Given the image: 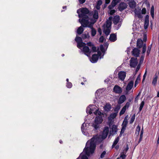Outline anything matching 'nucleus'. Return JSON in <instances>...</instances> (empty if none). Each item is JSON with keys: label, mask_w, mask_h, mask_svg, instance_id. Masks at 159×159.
Returning <instances> with one entry per match:
<instances>
[{"label": "nucleus", "mask_w": 159, "mask_h": 159, "mask_svg": "<svg viewBox=\"0 0 159 159\" xmlns=\"http://www.w3.org/2000/svg\"><path fill=\"white\" fill-rule=\"evenodd\" d=\"M103 139H102V137L101 138H98L97 139V140L98 141L99 143H101Z\"/></svg>", "instance_id": "61"}, {"label": "nucleus", "mask_w": 159, "mask_h": 159, "mask_svg": "<svg viewBox=\"0 0 159 159\" xmlns=\"http://www.w3.org/2000/svg\"><path fill=\"white\" fill-rule=\"evenodd\" d=\"M84 123H83L82 124V125L81 127V129L83 133L84 132Z\"/></svg>", "instance_id": "62"}, {"label": "nucleus", "mask_w": 159, "mask_h": 159, "mask_svg": "<svg viewBox=\"0 0 159 159\" xmlns=\"http://www.w3.org/2000/svg\"><path fill=\"white\" fill-rule=\"evenodd\" d=\"M116 12V10L114 9L111 10L109 12V14L111 15H113Z\"/></svg>", "instance_id": "52"}, {"label": "nucleus", "mask_w": 159, "mask_h": 159, "mask_svg": "<svg viewBox=\"0 0 159 159\" xmlns=\"http://www.w3.org/2000/svg\"><path fill=\"white\" fill-rule=\"evenodd\" d=\"M118 75L119 79L123 81L126 77V73L125 72L121 71L118 73Z\"/></svg>", "instance_id": "10"}, {"label": "nucleus", "mask_w": 159, "mask_h": 159, "mask_svg": "<svg viewBox=\"0 0 159 159\" xmlns=\"http://www.w3.org/2000/svg\"><path fill=\"white\" fill-rule=\"evenodd\" d=\"M144 101H142L141 102V104L140 105V107L139 108V113L142 110L144 105Z\"/></svg>", "instance_id": "34"}, {"label": "nucleus", "mask_w": 159, "mask_h": 159, "mask_svg": "<svg viewBox=\"0 0 159 159\" xmlns=\"http://www.w3.org/2000/svg\"><path fill=\"white\" fill-rule=\"evenodd\" d=\"M126 109L124 108L123 107L122 108V109L120 111V116L124 114L125 111H126Z\"/></svg>", "instance_id": "40"}, {"label": "nucleus", "mask_w": 159, "mask_h": 159, "mask_svg": "<svg viewBox=\"0 0 159 159\" xmlns=\"http://www.w3.org/2000/svg\"><path fill=\"white\" fill-rule=\"evenodd\" d=\"M139 49V48H135L133 49V50L131 52L132 55L136 57L135 58H137V57H139V55L140 52V50Z\"/></svg>", "instance_id": "8"}, {"label": "nucleus", "mask_w": 159, "mask_h": 159, "mask_svg": "<svg viewBox=\"0 0 159 159\" xmlns=\"http://www.w3.org/2000/svg\"><path fill=\"white\" fill-rule=\"evenodd\" d=\"M120 108V106L119 105H117L114 109V111L117 114Z\"/></svg>", "instance_id": "38"}, {"label": "nucleus", "mask_w": 159, "mask_h": 159, "mask_svg": "<svg viewBox=\"0 0 159 159\" xmlns=\"http://www.w3.org/2000/svg\"><path fill=\"white\" fill-rule=\"evenodd\" d=\"M126 157V156L124 154H121L120 156V158H122L123 159H125Z\"/></svg>", "instance_id": "63"}, {"label": "nucleus", "mask_w": 159, "mask_h": 159, "mask_svg": "<svg viewBox=\"0 0 159 159\" xmlns=\"http://www.w3.org/2000/svg\"><path fill=\"white\" fill-rule=\"evenodd\" d=\"M117 126L115 125H113L111 128V130L110 131L109 134L110 135L113 136L114 134H117L118 129Z\"/></svg>", "instance_id": "9"}, {"label": "nucleus", "mask_w": 159, "mask_h": 159, "mask_svg": "<svg viewBox=\"0 0 159 159\" xmlns=\"http://www.w3.org/2000/svg\"><path fill=\"white\" fill-rule=\"evenodd\" d=\"M129 147H128V144H127V145H126V148H125L124 150V152H125V153H126V152H127V151H128V150L129 149Z\"/></svg>", "instance_id": "60"}, {"label": "nucleus", "mask_w": 159, "mask_h": 159, "mask_svg": "<svg viewBox=\"0 0 159 159\" xmlns=\"http://www.w3.org/2000/svg\"><path fill=\"white\" fill-rule=\"evenodd\" d=\"M149 16L147 15L146 16L144 20V28L145 29H147L149 25Z\"/></svg>", "instance_id": "14"}, {"label": "nucleus", "mask_w": 159, "mask_h": 159, "mask_svg": "<svg viewBox=\"0 0 159 159\" xmlns=\"http://www.w3.org/2000/svg\"><path fill=\"white\" fill-rule=\"evenodd\" d=\"M80 12L81 13L78 15L79 17H83L84 15L89 14L90 11L86 7H83L80 8Z\"/></svg>", "instance_id": "5"}, {"label": "nucleus", "mask_w": 159, "mask_h": 159, "mask_svg": "<svg viewBox=\"0 0 159 159\" xmlns=\"http://www.w3.org/2000/svg\"><path fill=\"white\" fill-rule=\"evenodd\" d=\"M103 120L102 117L101 116H98L95 118L94 122H97V123L100 124L102 122Z\"/></svg>", "instance_id": "21"}, {"label": "nucleus", "mask_w": 159, "mask_h": 159, "mask_svg": "<svg viewBox=\"0 0 159 159\" xmlns=\"http://www.w3.org/2000/svg\"><path fill=\"white\" fill-rule=\"evenodd\" d=\"M100 50L102 53H104L105 52V50L104 49L103 45L102 44L100 45Z\"/></svg>", "instance_id": "42"}, {"label": "nucleus", "mask_w": 159, "mask_h": 159, "mask_svg": "<svg viewBox=\"0 0 159 159\" xmlns=\"http://www.w3.org/2000/svg\"><path fill=\"white\" fill-rule=\"evenodd\" d=\"M144 57L143 56H141L140 58V60L139 61V63L140 64V65H141V64H142L143 62V60H144Z\"/></svg>", "instance_id": "45"}, {"label": "nucleus", "mask_w": 159, "mask_h": 159, "mask_svg": "<svg viewBox=\"0 0 159 159\" xmlns=\"http://www.w3.org/2000/svg\"><path fill=\"white\" fill-rule=\"evenodd\" d=\"M102 4V1L101 0H99L97 2V5L101 6Z\"/></svg>", "instance_id": "56"}, {"label": "nucleus", "mask_w": 159, "mask_h": 159, "mask_svg": "<svg viewBox=\"0 0 159 159\" xmlns=\"http://www.w3.org/2000/svg\"><path fill=\"white\" fill-rule=\"evenodd\" d=\"M147 70H146L145 72V73L143 75V78L142 80V83H143V81L145 80L146 77L147 75Z\"/></svg>", "instance_id": "48"}, {"label": "nucleus", "mask_w": 159, "mask_h": 159, "mask_svg": "<svg viewBox=\"0 0 159 159\" xmlns=\"http://www.w3.org/2000/svg\"><path fill=\"white\" fill-rule=\"evenodd\" d=\"M96 30L94 28H93L91 31V34L92 37H94L95 36L96 34Z\"/></svg>", "instance_id": "36"}, {"label": "nucleus", "mask_w": 159, "mask_h": 159, "mask_svg": "<svg viewBox=\"0 0 159 159\" xmlns=\"http://www.w3.org/2000/svg\"><path fill=\"white\" fill-rule=\"evenodd\" d=\"M106 27L107 28H111V24H112V21H109V20H107L106 21Z\"/></svg>", "instance_id": "30"}, {"label": "nucleus", "mask_w": 159, "mask_h": 159, "mask_svg": "<svg viewBox=\"0 0 159 159\" xmlns=\"http://www.w3.org/2000/svg\"><path fill=\"white\" fill-rule=\"evenodd\" d=\"M138 61L137 58L132 57L129 61V66L131 68H135L137 65Z\"/></svg>", "instance_id": "4"}, {"label": "nucleus", "mask_w": 159, "mask_h": 159, "mask_svg": "<svg viewBox=\"0 0 159 159\" xmlns=\"http://www.w3.org/2000/svg\"><path fill=\"white\" fill-rule=\"evenodd\" d=\"M89 37L90 36L89 35V33H88L87 34H82L81 35V38H82V39H84L86 38H89Z\"/></svg>", "instance_id": "28"}, {"label": "nucleus", "mask_w": 159, "mask_h": 159, "mask_svg": "<svg viewBox=\"0 0 159 159\" xmlns=\"http://www.w3.org/2000/svg\"><path fill=\"white\" fill-rule=\"evenodd\" d=\"M82 27L83 26L81 25L78 29L77 32L78 34H81L83 33L84 30V29Z\"/></svg>", "instance_id": "26"}, {"label": "nucleus", "mask_w": 159, "mask_h": 159, "mask_svg": "<svg viewBox=\"0 0 159 159\" xmlns=\"http://www.w3.org/2000/svg\"><path fill=\"white\" fill-rule=\"evenodd\" d=\"M135 117V115L134 114L131 117L130 120L129 121V123L130 124H132L133 122L134 121Z\"/></svg>", "instance_id": "37"}, {"label": "nucleus", "mask_w": 159, "mask_h": 159, "mask_svg": "<svg viewBox=\"0 0 159 159\" xmlns=\"http://www.w3.org/2000/svg\"><path fill=\"white\" fill-rule=\"evenodd\" d=\"M128 4L130 7L132 9L134 8L136 6V2L134 0L129 2Z\"/></svg>", "instance_id": "23"}, {"label": "nucleus", "mask_w": 159, "mask_h": 159, "mask_svg": "<svg viewBox=\"0 0 159 159\" xmlns=\"http://www.w3.org/2000/svg\"><path fill=\"white\" fill-rule=\"evenodd\" d=\"M109 39L110 41L113 42L115 41L116 40V34H111L110 35Z\"/></svg>", "instance_id": "24"}, {"label": "nucleus", "mask_w": 159, "mask_h": 159, "mask_svg": "<svg viewBox=\"0 0 159 159\" xmlns=\"http://www.w3.org/2000/svg\"><path fill=\"white\" fill-rule=\"evenodd\" d=\"M113 91L115 93L120 94L122 92V88L118 85H115L113 88Z\"/></svg>", "instance_id": "11"}, {"label": "nucleus", "mask_w": 159, "mask_h": 159, "mask_svg": "<svg viewBox=\"0 0 159 159\" xmlns=\"http://www.w3.org/2000/svg\"><path fill=\"white\" fill-rule=\"evenodd\" d=\"M103 108L105 111L108 112L110 111L111 108V106L109 103H106L103 107Z\"/></svg>", "instance_id": "16"}, {"label": "nucleus", "mask_w": 159, "mask_h": 159, "mask_svg": "<svg viewBox=\"0 0 159 159\" xmlns=\"http://www.w3.org/2000/svg\"><path fill=\"white\" fill-rule=\"evenodd\" d=\"M134 84V81L132 80L131 81L129 82L126 88L127 91H129L132 88Z\"/></svg>", "instance_id": "20"}, {"label": "nucleus", "mask_w": 159, "mask_h": 159, "mask_svg": "<svg viewBox=\"0 0 159 159\" xmlns=\"http://www.w3.org/2000/svg\"><path fill=\"white\" fill-rule=\"evenodd\" d=\"M140 64H139L137 66V67L135 70V73L134 74V75H135L137 73V72L139 71V69H140Z\"/></svg>", "instance_id": "43"}, {"label": "nucleus", "mask_w": 159, "mask_h": 159, "mask_svg": "<svg viewBox=\"0 0 159 159\" xmlns=\"http://www.w3.org/2000/svg\"><path fill=\"white\" fill-rule=\"evenodd\" d=\"M150 14L152 18L153 19L154 17V7L153 6H152L151 8Z\"/></svg>", "instance_id": "32"}, {"label": "nucleus", "mask_w": 159, "mask_h": 159, "mask_svg": "<svg viewBox=\"0 0 159 159\" xmlns=\"http://www.w3.org/2000/svg\"><path fill=\"white\" fill-rule=\"evenodd\" d=\"M81 44L83 46V51L84 52L85 55L87 56H90L91 54V50L89 49V47L86 46L87 43L83 42H81Z\"/></svg>", "instance_id": "2"}, {"label": "nucleus", "mask_w": 159, "mask_h": 159, "mask_svg": "<svg viewBox=\"0 0 159 159\" xmlns=\"http://www.w3.org/2000/svg\"><path fill=\"white\" fill-rule=\"evenodd\" d=\"M117 115L116 113H111L110 116L108 117V119L109 120H111L116 118Z\"/></svg>", "instance_id": "25"}, {"label": "nucleus", "mask_w": 159, "mask_h": 159, "mask_svg": "<svg viewBox=\"0 0 159 159\" xmlns=\"http://www.w3.org/2000/svg\"><path fill=\"white\" fill-rule=\"evenodd\" d=\"M143 41L141 39H138L136 43L137 48L139 49L141 48L143 46Z\"/></svg>", "instance_id": "15"}, {"label": "nucleus", "mask_w": 159, "mask_h": 159, "mask_svg": "<svg viewBox=\"0 0 159 159\" xmlns=\"http://www.w3.org/2000/svg\"><path fill=\"white\" fill-rule=\"evenodd\" d=\"M106 154V151H103V152L101 154V155H100L101 158H103L104 157V156Z\"/></svg>", "instance_id": "53"}, {"label": "nucleus", "mask_w": 159, "mask_h": 159, "mask_svg": "<svg viewBox=\"0 0 159 159\" xmlns=\"http://www.w3.org/2000/svg\"><path fill=\"white\" fill-rule=\"evenodd\" d=\"M77 46L78 48H80L83 47V46L82 45V44H81V43L80 42L77 43Z\"/></svg>", "instance_id": "50"}, {"label": "nucleus", "mask_w": 159, "mask_h": 159, "mask_svg": "<svg viewBox=\"0 0 159 159\" xmlns=\"http://www.w3.org/2000/svg\"><path fill=\"white\" fill-rule=\"evenodd\" d=\"M75 40L77 43L82 41V38L80 37L77 36L75 38Z\"/></svg>", "instance_id": "29"}, {"label": "nucleus", "mask_w": 159, "mask_h": 159, "mask_svg": "<svg viewBox=\"0 0 159 159\" xmlns=\"http://www.w3.org/2000/svg\"><path fill=\"white\" fill-rule=\"evenodd\" d=\"M143 41L144 42H146L147 40V34H145V33L143 34Z\"/></svg>", "instance_id": "46"}, {"label": "nucleus", "mask_w": 159, "mask_h": 159, "mask_svg": "<svg viewBox=\"0 0 159 159\" xmlns=\"http://www.w3.org/2000/svg\"><path fill=\"white\" fill-rule=\"evenodd\" d=\"M98 56L96 54H94L92 56V58L90 60V61L93 63H94L98 60Z\"/></svg>", "instance_id": "18"}, {"label": "nucleus", "mask_w": 159, "mask_h": 159, "mask_svg": "<svg viewBox=\"0 0 159 159\" xmlns=\"http://www.w3.org/2000/svg\"><path fill=\"white\" fill-rule=\"evenodd\" d=\"M119 137H117L115 140L113 142V143L114 144H115L116 145V144L118 143L119 141Z\"/></svg>", "instance_id": "44"}, {"label": "nucleus", "mask_w": 159, "mask_h": 159, "mask_svg": "<svg viewBox=\"0 0 159 159\" xmlns=\"http://www.w3.org/2000/svg\"><path fill=\"white\" fill-rule=\"evenodd\" d=\"M125 129H126V128H125V125L124 126H122L121 130L120 132H121V133H122L123 134L124 132V131H125Z\"/></svg>", "instance_id": "54"}, {"label": "nucleus", "mask_w": 159, "mask_h": 159, "mask_svg": "<svg viewBox=\"0 0 159 159\" xmlns=\"http://www.w3.org/2000/svg\"><path fill=\"white\" fill-rule=\"evenodd\" d=\"M93 18L95 19H97L98 18V11L96 10L94 11V13L93 16Z\"/></svg>", "instance_id": "27"}, {"label": "nucleus", "mask_w": 159, "mask_h": 159, "mask_svg": "<svg viewBox=\"0 0 159 159\" xmlns=\"http://www.w3.org/2000/svg\"><path fill=\"white\" fill-rule=\"evenodd\" d=\"M109 132V128L108 126H105L102 133V137L103 139H105L107 137Z\"/></svg>", "instance_id": "6"}, {"label": "nucleus", "mask_w": 159, "mask_h": 159, "mask_svg": "<svg viewBox=\"0 0 159 159\" xmlns=\"http://www.w3.org/2000/svg\"><path fill=\"white\" fill-rule=\"evenodd\" d=\"M117 3H116L115 0H113L111 3V4L114 7L115 6L117 5Z\"/></svg>", "instance_id": "55"}, {"label": "nucleus", "mask_w": 159, "mask_h": 159, "mask_svg": "<svg viewBox=\"0 0 159 159\" xmlns=\"http://www.w3.org/2000/svg\"><path fill=\"white\" fill-rule=\"evenodd\" d=\"M87 15V14L84 15V16L83 17H79L80 18H83V19H84L86 20H88V21H89V17Z\"/></svg>", "instance_id": "41"}, {"label": "nucleus", "mask_w": 159, "mask_h": 159, "mask_svg": "<svg viewBox=\"0 0 159 159\" xmlns=\"http://www.w3.org/2000/svg\"><path fill=\"white\" fill-rule=\"evenodd\" d=\"M140 130V127L138 125L136 127V130L135 132V134L138 135Z\"/></svg>", "instance_id": "39"}, {"label": "nucleus", "mask_w": 159, "mask_h": 159, "mask_svg": "<svg viewBox=\"0 0 159 159\" xmlns=\"http://www.w3.org/2000/svg\"><path fill=\"white\" fill-rule=\"evenodd\" d=\"M104 40V38L103 36H101L99 39V42L103 43Z\"/></svg>", "instance_id": "47"}, {"label": "nucleus", "mask_w": 159, "mask_h": 159, "mask_svg": "<svg viewBox=\"0 0 159 159\" xmlns=\"http://www.w3.org/2000/svg\"><path fill=\"white\" fill-rule=\"evenodd\" d=\"M89 141L86 143V146L84 149V151L85 152L86 155L89 156L90 153H93L96 148V144L94 143L90 142L89 144V147H87V145L88 144Z\"/></svg>", "instance_id": "1"}, {"label": "nucleus", "mask_w": 159, "mask_h": 159, "mask_svg": "<svg viewBox=\"0 0 159 159\" xmlns=\"http://www.w3.org/2000/svg\"><path fill=\"white\" fill-rule=\"evenodd\" d=\"M128 5L127 4L124 2H121L118 5V9L119 11H122L127 8Z\"/></svg>", "instance_id": "7"}, {"label": "nucleus", "mask_w": 159, "mask_h": 159, "mask_svg": "<svg viewBox=\"0 0 159 159\" xmlns=\"http://www.w3.org/2000/svg\"><path fill=\"white\" fill-rule=\"evenodd\" d=\"M126 100V97L124 95H121L119 98L118 101L119 104H121L123 103Z\"/></svg>", "instance_id": "17"}, {"label": "nucleus", "mask_w": 159, "mask_h": 159, "mask_svg": "<svg viewBox=\"0 0 159 159\" xmlns=\"http://www.w3.org/2000/svg\"><path fill=\"white\" fill-rule=\"evenodd\" d=\"M146 12V10L145 8H143L141 11V13L139 11H137L136 9L134 10V12L136 15L137 16L138 18L139 19H142L143 18V16L142 14H145Z\"/></svg>", "instance_id": "3"}, {"label": "nucleus", "mask_w": 159, "mask_h": 159, "mask_svg": "<svg viewBox=\"0 0 159 159\" xmlns=\"http://www.w3.org/2000/svg\"><path fill=\"white\" fill-rule=\"evenodd\" d=\"M66 86L68 88H70L72 87V84L71 82H68L67 83Z\"/></svg>", "instance_id": "51"}, {"label": "nucleus", "mask_w": 159, "mask_h": 159, "mask_svg": "<svg viewBox=\"0 0 159 159\" xmlns=\"http://www.w3.org/2000/svg\"><path fill=\"white\" fill-rule=\"evenodd\" d=\"M128 121H125V123H123V122L122 123V126H124L125 125V128H126L127 124H128Z\"/></svg>", "instance_id": "59"}, {"label": "nucleus", "mask_w": 159, "mask_h": 159, "mask_svg": "<svg viewBox=\"0 0 159 159\" xmlns=\"http://www.w3.org/2000/svg\"><path fill=\"white\" fill-rule=\"evenodd\" d=\"M157 79L158 75L157 73H156L154 75V77L153 78L152 82V84L154 86H156Z\"/></svg>", "instance_id": "22"}, {"label": "nucleus", "mask_w": 159, "mask_h": 159, "mask_svg": "<svg viewBox=\"0 0 159 159\" xmlns=\"http://www.w3.org/2000/svg\"><path fill=\"white\" fill-rule=\"evenodd\" d=\"M79 21L81 25L84 27H86L87 24H89V21L88 20L82 18L81 19H79Z\"/></svg>", "instance_id": "13"}, {"label": "nucleus", "mask_w": 159, "mask_h": 159, "mask_svg": "<svg viewBox=\"0 0 159 159\" xmlns=\"http://www.w3.org/2000/svg\"><path fill=\"white\" fill-rule=\"evenodd\" d=\"M140 74H139L138 76L135 81H138L139 82V81L140 80Z\"/></svg>", "instance_id": "57"}, {"label": "nucleus", "mask_w": 159, "mask_h": 159, "mask_svg": "<svg viewBox=\"0 0 159 159\" xmlns=\"http://www.w3.org/2000/svg\"><path fill=\"white\" fill-rule=\"evenodd\" d=\"M87 46L92 47V50L91 51V52H97L96 47L94 46V45L91 42H89L87 43Z\"/></svg>", "instance_id": "12"}, {"label": "nucleus", "mask_w": 159, "mask_h": 159, "mask_svg": "<svg viewBox=\"0 0 159 159\" xmlns=\"http://www.w3.org/2000/svg\"><path fill=\"white\" fill-rule=\"evenodd\" d=\"M152 44H151L150 45H149L147 51V55H148L149 54H150V52L151 51V50L152 47Z\"/></svg>", "instance_id": "35"}, {"label": "nucleus", "mask_w": 159, "mask_h": 159, "mask_svg": "<svg viewBox=\"0 0 159 159\" xmlns=\"http://www.w3.org/2000/svg\"><path fill=\"white\" fill-rule=\"evenodd\" d=\"M130 103H129V102H127L125 104V105L123 107L124 108L126 109V108H128L129 106Z\"/></svg>", "instance_id": "49"}, {"label": "nucleus", "mask_w": 159, "mask_h": 159, "mask_svg": "<svg viewBox=\"0 0 159 159\" xmlns=\"http://www.w3.org/2000/svg\"><path fill=\"white\" fill-rule=\"evenodd\" d=\"M88 24H87V25H87V26H86V27H88L89 28H90L91 29V30H92L93 28H94L93 27V24H91V23H90V24L89 25H88Z\"/></svg>", "instance_id": "58"}, {"label": "nucleus", "mask_w": 159, "mask_h": 159, "mask_svg": "<svg viewBox=\"0 0 159 159\" xmlns=\"http://www.w3.org/2000/svg\"><path fill=\"white\" fill-rule=\"evenodd\" d=\"M82 159H88V157L85 155H83L81 157Z\"/></svg>", "instance_id": "64"}, {"label": "nucleus", "mask_w": 159, "mask_h": 159, "mask_svg": "<svg viewBox=\"0 0 159 159\" xmlns=\"http://www.w3.org/2000/svg\"><path fill=\"white\" fill-rule=\"evenodd\" d=\"M120 20V17L119 15L115 16L113 19V21L114 24L116 25L119 22Z\"/></svg>", "instance_id": "19"}, {"label": "nucleus", "mask_w": 159, "mask_h": 159, "mask_svg": "<svg viewBox=\"0 0 159 159\" xmlns=\"http://www.w3.org/2000/svg\"><path fill=\"white\" fill-rule=\"evenodd\" d=\"M95 123H93L92 126L94 127L95 129L97 130L99 127V124L97 123V122H94Z\"/></svg>", "instance_id": "33"}, {"label": "nucleus", "mask_w": 159, "mask_h": 159, "mask_svg": "<svg viewBox=\"0 0 159 159\" xmlns=\"http://www.w3.org/2000/svg\"><path fill=\"white\" fill-rule=\"evenodd\" d=\"M103 32L106 36H108L110 34L111 31L109 28H107L106 30L104 29Z\"/></svg>", "instance_id": "31"}]
</instances>
